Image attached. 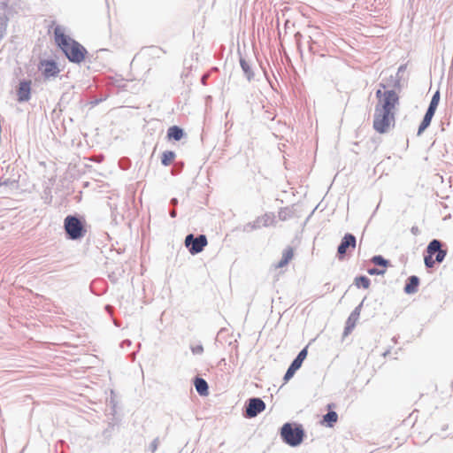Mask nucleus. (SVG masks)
Masks as SVG:
<instances>
[{"label": "nucleus", "instance_id": "1", "mask_svg": "<svg viewBox=\"0 0 453 453\" xmlns=\"http://www.w3.org/2000/svg\"><path fill=\"white\" fill-rule=\"evenodd\" d=\"M376 98L373 127L377 132L383 134L395 124L400 96L398 92L388 89L385 84L380 83V88L376 91Z\"/></svg>", "mask_w": 453, "mask_h": 453}, {"label": "nucleus", "instance_id": "2", "mask_svg": "<svg viewBox=\"0 0 453 453\" xmlns=\"http://www.w3.org/2000/svg\"><path fill=\"white\" fill-rule=\"evenodd\" d=\"M54 35L56 43L71 62L81 63L85 59L87 54L86 49L81 44L65 35L61 27H57L54 29Z\"/></svg>", "mask_w": 453, "mask_h": 453}, {"label": "nucleus", "instance_id": "3", "mask_svg": "<svg viewBox=\"0 0 453 453\" xmlns=\"http://www.w3.org/2000/svg\"><path fill=\"white\" fill-rule=\"evenodd\" d=\"M447 255V250L442 249L440 241L434 239L428 244L424 257L427 268H433L435 263H441Z\"/></svg>", "mask_w": 453, "mask_h": 453}, {"label": "nucleus", "instance_id": "4", "mask_svg": "<svg viewBox=\"0 0 453 453\" xmlns=\"http://www.w3.org/2000/svg\"><path fill=\"white\" fill-rule=\"evenodd\" d=\"M280 435L287 444L296 447L303 441L304 433L300 426H293V425L286 423L281 427Z\"/></svg>", "mask_w": 453, "mask_h": 453}, {"label": "nucleus", "instance_id": "5", "mask_svg": "<svg viewBox=\"0 0 453 453\" xmlns=\"http://www.w3.org/2000/svg\"><path fill=\"white\" fill-rule=\"evenodd\" d=\"M184 243L188 251L192 255H195L203 250L204 247L208 244V241L203 234H200L197 237H194L193 234H188L186 236Z\"/></svg>", "mask_w": 453, "mask_h": 453}, {"label": "nucleus", "instance_id": "6", "mask_svg": "<svg viewBox=\"0 0 453 453\" xmlns=\"http://www.w3.org/2000/svg\"><path fill=\"white\" fill-rule=\"evenodd\" d=\"M65 229L71 239H79L83 235V227L81 221L73 216L65 219Z\"/></svg>", "mask_w": 453, "mask_h": 453}, {"label": "nucleus", "instance_id": "7", "mask_svg": "<svg viewBox=\"0 0 453 453\" xmlns=\"http://www.w3.org/2000/svg\"><path fill=\"white\" fill-rule=\"evenodd\" d=\"M440 102V91L437 90L430 102L429 107L426 111V113L418 127V133L420 134L423 132L426 128H427L432 121V119L435 113L436 108Z\"/></svg>", "mask_w": 453, "mask_h": 453}, {"label": "nucleus", "instance_id": "8", "mask_svg": "<svg viewBox=\"0 0 453 453\" xmlns=\"http://www.w3.org/2000/svg\"><path fill=\"white\" fill-rule=\"evenodd\" d=\"M357 244L356 237L351 234H346L337 249V255L339 259H343L345 255L355 250Z\"/></svg>", "mask_w": 453, "mask_h": 453}, {"label": "nucleus", "instance_id": "9", "mask_svg": "<svg viewBox=\"0 0 453 453\" xmlns=\"http://www.w3.org/2000/svg\"><path fill=\"white\" fill-rule=\"evenodd\" d=\"M39 69L45 79L56 77L60 72L57 63L53 60H42L39 64Z\"/></svg>", "mask_w": 453, "mask_h": 453}, {"label": "nucleus", "instance_id": "10", "mask_svg": "<svg viewBox=\"0 0 453 453\" xmlns=\"http://www.w3.org/2000/svg\"><path fill=\"white\" fill-rule=\"evenodd\" d=\"M265 409V403L260 398H252L250 400L246 409V415L249 418H254Z\"/></svg>", "mask_w": 453, "mask_h": 453}, {"label": "nucleus", "instance_id": "11", "mask_svg": "<svg viewBox=\"0 0 453 453\" xmlns=\"http://www.w3.org/2000/svg\"><path fill=\"white\" fill-rule=\"evenodd\" d=\"M31 81H23L19 84L17 90L18 101L19 103L27 102L31 96Z\"/></svg>", "mask_w": 453, "mask_h": 453}, {"label": "nucleus", "instance_id": "12", "mask_svg": "<svg viewBox=\"0 0 453 453\" xmlns=\"http://www.w3.org/2000/svg\"><path fill=\"white\" fill-rule=\"evenodd\" d=\"M295 251L292 247H288L282 252L281 259L275 265L276 269L283 268L286 266L294 257Z\"/></svg>", "mask_w": 453, "mask_h": 453}, {"label": "nucleus", "instance_id": "13", "mask_svg": "<svg viewBox=\"0 0 453 453\" xmlns=\"http://www.w3.org/2000/svg\"><path fill=\"white\" fill-rule=\"evenodd\" d=\"M419 279L417 276H411L404 287V291L407 294H414L418 291Z\"/></svg>", "mask_w": 453, "mask_h": 453}, {"label": "nucleus", "instance_id": "14", "mask_svg": "<svg viewBox=\"0 0 453 453\" xmlns=\"http://www.w3.org/2000/svg\"><path fill=\"white\" fill-rule=\"evenodd\" d=\"M194 384H195L196 391L198 392V394L200 395H203V396L208 395V394H209L208 384L203 379L196 378L195 380Z\"/></svg>", "mask_w": 453, "mask_h": 453}, {"label": "nucleus", "instance_id": "15", "mask_svg": "<svg viewBox=\"0 0 453 453\" xmlns=\"http://www.w3.org/2000/svg\"><path fill=\"white\" fill-rule=\"evenodd\" d=\"M182 137H183V131L181 128H180L177 126H173V127H169V129L167 131V138L169 140L173 139L175 141H180Z\"/></svg>", "mask_w": 453, "mask_h": 453}, {"label": "nucleus", "instance_id": "16", "mask_svg": "<svg viewBox=\"0 0 453 453\" xmlns=\"http://www.w3.org/2000/svg\"><path fill=\"white\" fill-rule=\"evenodd\" d=\"M355 286L357 288H363L367 289L370 287V280L366 276H358L354 280Z\"/></svg>", "mask_w": 453, "mask_h": 453}, {"label": "nucleus", "instance_id": "17", "mask_svg": "<svg viewBox=\"0 0 453 453\" xmlns=\"http://www.w3.org/2000/svg\"><path fill=\"white\" fill-rule=\"evenodd\" d=\"M338 420V415L335 411H329L323 417V421L328 426H333Z\"/></svg>", "mask_w": 453, "mask_h": 453}, {"label": "nucleus", "instance_id": "18", "mask_svg": "<svg viewBox=\"0 0 453 453\" xmlns=\"http://www.w3.org/2000/svg\"><path fill=\"white\" fill-rule=\"evenodd\" d=\"M175 158V154L173 151H165L161 157V162L164 165H171Z\"/></svg>", "mask_w": 453, "mask_h": 453}, {"label": "nucleus", "instance_id": "19", "mask_svg": "<svg viewBox=\"0 0 453 453\" xmlns=\"http://www.w3.org/2000/svg\"><path fill=\"white\" fill-rule=\"evenodd\" d=\"M372 262L374 265H380L383 267H387L388 265V261L384 259L381 256H375L372 258Z\"/></svg>", "mask_w": 453, "mask_h": 453}, {"label": "nucleus", "instance_id": "20", "mask_svg": "<svg viewBox=\"0 0 453 453\" xmlns=\"http://www.w3.org/2000/svg\"><path fill=\"white\" fill-rule=\"evenodd\" d=\"M298 369H296V367H293L292 365H290L287 371V372L285 373V376H284V380L287 382L295 374V372L297 371Z\"/></svg>", "mask_w": 453, "mask_h": 453}, {"label": "nucleus", "instance_id": "21", "mask_svg": "<svg viewBox=\"0 0 453 453\" xmlns=\"http://www.w3.org/2000/svg\"><path fill=\"white\" fill-rule=\"evenodd\" d=\"M298 369H296V367H293L292 365H290L287 371V372L285 373V376H284V380L287 382L295 374V372L297 371Z\"/></svg>", "mask_w": 453, "mask_h": 453}, {"label": "nucleus", "instance_id": "22", "mask_svg": "<svg viewBox=\"0 0 453 453\" xmlns=\"http://www.w3.org/2000/svg\"><path fill=\"white\" fill-rule=\"evenodd\" d=\"M385 272H386V270H385V269H382V270H380V269H377V268H371V269H368V273H369L370 275H382V274H384V273H385Z\"/></svg>", "mask_w": 453, "mask_h": 453}, {"label": "nucleus", "instance_id": "23", "mask_svg": "<svg viewBox=\"0 0 453 453\" xmlns=\"http://www.w3.org/2000/svg\"><path fill=\"white\" fill-rule=\"evenodd\" d=\"M307 354H308V349H307V347H305L304 349H303L299 354L297 355L296 358L298 360H300L302 363L303 362V360L306 358L307 357Z\"/></svg>", "mask_w": 453, "mask_h": 453}, {"label": "nucleus", "instance_id": "24", "mask_svg": "<svg viewBox=\"0 0 453 453\" xmlns=\"http://www.w3.org/2000/svg\"><path fill=\"white\" fill-rule=\"evenodd\" d=\"M241 65H242L243 71L245 72V73L250 78V71L249 65L244 60H242L241 61Z\"/></svg>", "mask_w": 453, "mask_h": 453}, {"label": "nucleus", "instance_id": "25", "mask_svg": "<svg viewBox=\"0 0 453 453\" xmlns=\"http://www.w3.org/2000/svg\"><path fill=\"white\" fill-rule=\"evenodd\" d=\"M302 362L300 360H298L297 358H296L292 364L290 365H292L293 367H296V369H299L301 366H302Z\"/></svg>", "mask_w": 453, "mask_h": 453}, {"label": "nucleus", "instance_id": "26", "mask_svg": "<svg viewBox=\"0 0 453 453\" xmlns=\"http://www.w3.org/2000/svg\"><path fill=\"white\" fill-rule=\"evenodd\" d=\"M151 50L157 51V50L156 48H151Z\"/></svg>", "mask_w": 453, "mask_h": 453}]
</instances>
